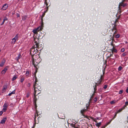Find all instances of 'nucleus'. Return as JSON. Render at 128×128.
Returning <instances> with one entry per match:
<instances>
[{
    "mask_svg": "<svg viewBox=\"0 0 128 128\" xmlns=\"http://www.w3.org/2000/svg\"><path fill=\"white\" fill-rule=\"evenodd\" d=\"M37 47H36L35 46H33L31 48L30 53L31 55L32 56H33L35 54L38 52V50L37 49Z\"/></svg>",
    "mask_w": 128,
    "mask_h": 128,
    "instance_id": "nucleus-1",
    "label": "nucleus"
},
{
    "mask_svg": "<svg viewBox=\"0 0 128 128\" xmlns=\"http://www.w3.org/2000/svg\"><path fill=\"white\" fill-rule=\"evenodd\" d=\"M34 41L35 45H36V47H37V48H39V38L36 37V36L35 38H34Z\"/></svg>",
    "mask_w": 128,
    "mask_h": 128,
    "instance_id": "nucleus-2",
    "label": "nucleus"
},
{
    "mask_svg": "<svg viewBox=\"0 0 128 128\" xmlns=\"http://www.w3.org/2000/svg\"><path fill=\"white\" fill-rule=\"evenodd\" d=\"M42 26H39L34 29L32 30V32L34 34H36L38 32L42 29Z\"/></svg>",
    "mask_w": 128,
    "mask_h": 128,
    "instance_id": "nucleus-3",
    "label": "nucleus"
},
{
    "mask_svg": "<svg viewBox=\"0 0 128 128\" xmlns=\"http://www.w3.org/2000/svg\"><path fill=\"white\" fill-rule=\"evenodd\" d=\"M18 34H17L15 36L14 38H13L12 39V41L11 42L13 44H14L15 43L16 40H18Z\"/></svg>",
    "mask_w": 128,
    "mask_h": 128,
    "instance_id": "nucleus-4",
    "label": "nucleus"
},
{
    "mask_svg": "<svg viewBox=\"0 0 128 128\" xmlns=\"http://www.w3.org/2000/svg\"><path fill=\"white\" fill-rule=\"evenodd\" d=\"M40 92V91H34V100L35 102L37 100V99L36 98V96Z\"/></svg>",
    "mask_w": 128,
    "mask_h": 128,
    "instance_id": "nucleus-5",
    "label": "nucleus"
},
{
    "mask_svg": "<svg viewBox=\"0 0 128 128\" xmlns=\"http://www.w3.org/2000/svg\"><path fill=\"white\" fill-rule=\"evenodd\" d=\"M44 3L46 6L47 8L48 9V6H50V0H45L44 2Z\"/></svg>",
    "mask_w": 128,
    "mask_h": 128,
    "instance_id": "nucleus-6",
    "label": "nucleus"
},
{
    "mask_svg": "<svg viewBox=\"0 0 128 128\" xmlns=\"http://www.w3.org/2000/svg\"><path fill=\"white\" fill-rule=\"evenodd\" d=\"M34 91H40V86H38V88L36 87V84H34Z\"/></svg>",
    "mask_w": 128,
    "mask_h": 128,
    "instance_id": "nucleus-7",
    "label": "nucleus"
},
{
    "mask_svg": "<svg viewBox=\"0 0 128 128\" xmlns=\"http://www.w3.org/2000/svg\"><path fill=\"white\" fill-rule=\"evenodd\" d=\"M6 120V118H4L2 119L0 122V123L2 124H4L5 123V122Z\"/></svg>",
    "mask_w": 128,
    "mask_h": 128,
    "instance_id": "nucleus-8",
    "label": "nucleus"
},
{
    "mask_svg": "<svg viewBox=\"0 0 128 128\" xmlns=\"http://www.w3.org/2000/svg\"><path fill=\"white\" fill-rule=\"evenodd\" d=\"M8 6L7 4H5L2 7V9L6 10L8 8Z\"/></svg>",
    "mask_w": 128,
    "mask_h": 128,
    "instance_id": "nucleus-9",
    "label": "nucleus"
},
{
    "mask_svg": "<svg viewBox=\"0 0 128 128\" xmlns=\"http://www.w3.org/2000/svg\"><path fill=\"white\" fill-rule=\"evenodd\" d=\"M124 0H123L120 3L119 5V7L120 6H124L126 5V4L124 3Z\"/></svg>",
    "mask_w": 128,
    "mask_h": 128,
    "instance_id": "nucleus-10",
    "label": "nucleus"
},
{
    "mask_svg": "<svg viewBox=\"0 0 128 128\" xmlns=\"http://www.w3.org/2000/svg\"><path fill=\"white\" fill-rule=\"evenodd\" d=\"M8 70L7 67L5 68L2 71V74H4Z\"/></svg>",
    "mask_w": 128,
    "mask_h": 128,
    "instance_id": "nucleus-11",
    "label": "nucleus"
},
{
    "mask_svg": "<svg viewBox=\"0 0 128 128\" xmlns=\"http://www.w3.org/2000/svg\"><path fill=\"white\" fill-rule=\"evenodd\" d=\"M118 101V100H114L110 102V103L112 104H115Z\"/></svg>",
    "mask_w": 128,
    "mask_h": 128,
    "instance_id": "nucleus-12",
    "label": "nucleus"
},
{
    "mask_svg": "<svg viewBox=\"0 0 128 128\" xmlns=\"http://www.w3.org/2000/svg\"><path fill=\"white\" fill-rule=\"evenodd\" d=\"M9 105V104L8 102H6L4 104L3 106V107H4L6 108L8 107Z\"/></svg>",
    "mask_w": 128,
    "mask_h": 128,
    "instance_id": "nucleus-13",
    "label": "nucleus"
},
{
    "mask_svg": "<svg viewBox=\"0 0 128 128\" xmlns=\"http://www.w3.org/2000/svg\"><path fill=\"white\" fill-rule=\"evenodd\" d=\"M125 108L124 106L123 108H122L120 109L117 112V113H118L120 112H121Z\"/></svg>",
    "mask_w": 128,
    "mask_h": 128,
    "instance_id": "nucleus-14",
    "label": "nucleus"
},
{
    "mask_svg": "<svg viewBox=\"0 0 128 128\" xmlns=\"http://www.w3.org/2000/svg\"><path fill=\"white\" fill-rule=\"evenodd\" d=\"M72 126L75 128H78V125L77 124H72Z\"/></svg>",
    "mask_w": 128,
    "mask_h": 128,
    "instance_id": "nucleus-15",
    "label": "nucleus"
},
{
    "mask_svg": "<svg viewBox=\"0 0 128 128\" xmlns=\"http://www.w3.org/2000/svg\"><path fill=\"white\" fill-rule=\"evenodd\" d=\"M5 62V60H4L0 64V66L1 67L3 66L4 65Z\"/></svg>",
    "mask_w": 128,
    "mask_h": 128,
    "instance_id": "nucleus-16",
    "label": "nucleus"
},
{
    "mask_svg": "<svg viewBox=\"0 0 128 128\" xmlns=\"http://www.w3.org/2000/svg\"><path fill=\"white\" fill-rule=\"evenodd\" d=\"M7 88V87L6 86H4L3 87V88L2 90V92H5Z\"/></svg>",
    "mask_w": 128,
    "mask_h": 128,
    "instance_id": "nucleus-17",
    "label": "nucleus"
},
{
    "mask_svg": "<svg viewBox=\"0 0 128 128\" xmlns=\"http://www.w3.org/2000/svg\"><path fill=\"white\" fill-rule=\"evenodd\" d=\"M86 109H84L81 110L80 112L82 115H83V114L86 111Z\"/></svg>",
    "mask_w": 128,
    "mask_h": 128,
    "instance_id": "nucleus-18",
    "label": "nucleus"
},
{
    "mask_svg": "<svg viewBox=\"0 0 128 128\" xmlns=\"http://www.w3.org/2000/svg\"><path fill=\"white\" fill-rule=\"evenodd\" d=\"M32 64L34 66V67H36V64H35V61L34 58H32Z\"/></svg>",
    "mask_w": 128,
    "mask_h": 128,
    "instance_id": "nucleus-19",
    "label": "nucleus"
},
{
    "mask_svg": "<svg viewBox=\"0 0 128 128\" xmlns=\"http://www.w3.org/2000/svg\"><path fill=\"white\" fill-rule=\"evenodd\" d=\"M30 74L28 70H27L26 73V76L28 77L29 76V75Z\"/></svg>",
    "mask_w": 128,
    "mask_h": 128,
    "instance_id": "nucleus-20",
    "label": "nucleus"
},
{
    "mask_svg": "<svg viewBox=\"0 0 128 128\" xmlns=\"http://www.w3.org/2000/svg\"><path fill=\"white\" fill-rule=\"evenodd\" d=\"M15 93V90L13 91L12 92H11L10 93L8 94V96H11L12 94H14Z\"/></svg>",
    "mask_w": 128,
    "mask_h": 128,
    "instance_id": "nucleus-21",
    "label": "nucleus"
},
{
    "mask_svg": "<svg viewBox=\"0 0 128 128\" xmlns=\"http://www.w3.org/2000/svg\"><path fill=\"white\" fill-rule=\"evenodd\" d=\"M20 54H19L18 55V56L16 58V59L18 61V60L20 58Z\"/></svg>",
    "mask_w": 128,
    "mask_h": 128,
    "instance_id": "nucleus-22",
    "label": "nucleus"
},
{
    "mask_svg": "<svg viewBox=\"0 0 128 128\" xmlns=\"http://www.w3.org/2000/svg\"><path fill=\"white\" fill-rule=\"evenodd\" d=\"M95 125L97 126H100L101 125V122L97 123L96 124H95Z\"/></svg>",
    "mask_w": 128,
    "mask_h": 128,
    "instance_id": "nucleus-23",
    "label": "nucleus"
},
{
    "mask_svg": "<svg viewBox=\"0 0 128 128\" xmlns=\"http://www.w3.org/2000/svg\"><path fill=\"white\" fill-rule=\"evenodd\" d=\"M17 76H14L12 78V81H14V80H16V78H17Z\"/></svg>",
    "mask_w": 128,
    "mask_h": 128,
    "instance_id": "nucleus-24",
    "label": "nucleus"
},
{
    "mask_svg": "<svg viewBox=\"0 0 128 128\" xmlns=\"http://www.w3.org/2000/svg\"><path fill=\"white\" fill-rule=\"evenodd\" d=\"M116 50L115 48H113L112 50V53H113L114 52H116Z\"/></svg>",
    "mask_w": 128,
    "mask_h": 128,
    "instance_id": "nucleus-25",
    "label": "nucleus"
},
{
    "mask_svg": "<svg viewBox=\"0 0 128 128\" xmlns=\"http://www.w3.org/2000/svg\"><path fill=\"white\" fill-rule=\"evenodd\" d=\"M38 116V113L37 112L34 115V120H36V116Z\"/></svg>",
    "mask_w": 128,
    "mask_h": 128,
    "instance_id": "nucleus-26",
    "label": "nucleus"
},
{
    "mask_svg": "<svg viewBox=\"0 0 128 128\" xmlns=\"http://www.w3.org/2000/svg\"><path fill=\"white\" fill-rule=\"evenodd\" d=\"M26 16H24L22 17V20L23 21H25L27 18Z\"/></svg>",
    "mask_w": 128,
    "mask_h": 128,
    "instance_id": "nucleus-27",
    "label": "nucleus"
},
{
    "mask_svg": "<svg viewBox=\"0 0 128 128\" xmlns=\"http://www.w3.org/2000/svg\"><path fill=\"white\" fill-rule=\"evenodd\" d=\"M91 118L94 121H95L96 122H96V118H94L93 117H91Z\"/></svg>",
    "mask_w": 128,
    "mask_h": 128,
    "instance_id": "nucleus-28",
    "label": "nucleus"
},
{
    "mask_svg": "<svg viewBox=\"0 0 128 128\" xmlns=\"http://www.w3.org/2000/svg\"><path fill=\"white\" fill-rule=\"evenodd\" d=\"M3 107V108L2 109V110L4 112H6V111L7 110V108H5L4 107Z\"/></svg>",
    "mask_w": 128,
    "mask_h": 128,
    "instance_id": "nucleus-29",
    "label": "nucleus"
},
{
    "mask_svg": "<svg viewBox=\"0 0 128 128\" xmlns=\"http://www.w3.org/2000/svg\"><path fill=\"white\" fill-rule=\"evenodd\" d=\"M24 77L21 78V80H20V82H22L24 80Z\"/></svg>",
    "mask_w": 128,
    "mask_h": 128,
    "instance_id": "nucleus-30",
    "label": "nucleus"
},
{
    "mask_svg": "<svg viewBox=\"0 0 128 128\" xmlns=\"http://www.w3.org/2000/svg\"><path fill=\"white\" fill-rule=\"evenodd\" d=\"M101 78H100V82L98 83H97L96 84V85H95V86H96L98 85V84H100V82H101Z\"/></svg>",
    "mask_w": 128,
    "mask_h": 128,
    "instance_id": "nucleus-31",
    "label": "nucleus"
},
{
    "mask_svg": "<svg viewBox=\"0 0 128 128\" xmlns=\"http://www.w3.org/2000/svg\"><path fill=\"white\" fill-rule=\"evenodd\" d=\"M43 18L41 16V22H42V25L41 26L43 25Z\"/></svg>",
    "mask_w": 128,
    "mask_h": 128,
    "instance_id": "nucleus-32",
    "label": "nucleus"
},
{
    "mask_svg": "<svg viewBox=\"0 0 128 128\" xmlns=\"http://www.w3.org/2000/svg\"><path fill=\"white\" fill-rule=\"evenodd\" d=\"M120 36V35L119 34H117L116 36L115 37L116 38H119Z\"/></svg>",
    "mask_w": 128,
    "mask_h": 128,
    "instance_id": "nucleus-33",
    "label": "nucleus"
},
{
    "mask_svg": "<svg viewBox=\"0 0 128 128\" xmlns=\"http://www.w3.org/2000/svg\"><path fill=\"white\" fill-rule=\"evenodd\" d=\"M125 106H124V107H126V106L128 105V102H125Z\"/></svg>",
    "mask_w": 128,
    "mask_h": 128,
    "instance_id": "nucleus-34",
    "label": "nucleus"
},
{
    "mask_svg": "<svg viewBox=\"0 0 128 128\" xmlns=\"http://www.w3.org/2000/svg\"><path fill=\"white\" fill-rule=\"evenodd\" d=\"M122 69V67L121 66H120L118 68V70L120 71Z\"/></svg>",
    "mask_w": 128,
    "mask_h": 128,
    "instance_id": "nucleus-35",
    "label": "nucleus"
},
{
    "mask_svg": "<svg viewBox=\"0 0 128 128\" xmlns=\"http://www.w3.org/2000/svg\"><path fill=\"white\" fill-rule=\"evenodd\" d=\"M112 119L111 120H110V122H108L106 124L107 125V126L111 122V121L112 120Z\"/></svg>",
    "mask_w": 128,
    "mask_h": 128,
    "instance_id": "nucleus-36",
    "label": "nucleus"
},
{
    "mask_svg": "<svg viewBox=\"0 0 128 128\" xmlns=\"http://www.w3.org/2000/svg\"><path fill=\"white\" fill-rule=\"evenodd\" d=\"M123 92V90H120L119 92V94H121Z\"/></svg>",
    "mask_w": 128,
    "mask_h": 128,
    "instance_id": "nucleus-37",
    "label": "nucleus"
},
{
    "mask_svg": "<svg viewBox=\"0 0 128 128\" xmlns=\"http://www.w3.org/2000/svg\"><path fill=\"white\" fill-rule=\"evenodd\" d=\"M107 125L106 124L105 125L102 126L101 128H104L107 126Z\"/></svg>",
    "mask_w": 128,
    "mask_h": 128,
    "instance_id": "nucleus-38",
    "label": "nucleus"
},
{
    "mask_svg": "<svg viewBox=\"0 0 128 128\" xmlns=\"http://www.w3.org/2000/svg\"><path fill=\"white\" fill-rule=\"evenodd\" d=\"M121 51L122 52H124V48H122L121 49Z\"/></svg>",
    "mask_w": 128,
    "mask_h": 128,
    "instance_id": "nucleus-39",
    "label": "nucleus"
},
{
    "mask_svg": "<svg viewBox=\"0 0 128 128\" xmlns=\"http://www.w3.org/2000/svg\"><path fill=\"white\" fill-rule=\"evenodd\" d=\"M35 83L34 84H36V82H37L38 81L37 80V78L35 77Z\"/></svg>",
    "mask_w": 128,
    "mask_h": 128,
    "instance_id": "nucleus-40",
    "label": "nucleus"
},
{
    "mask_svg": "<svg viewBox=\"0 0 128 128\" xmlns=\"http://www.w3.org/2000/svg\"><path fill=\"white\" fill-rule=\"evenodd\" d=\"M118 113H117V112L115 114V115H114V118H113L112 119V120L114 118H115L116 117V115H117V114Z\"/></svg>",
    "mask_w": 128,
    "mask_h": 128,
    "instance_id": "nucleus-41",
    "label": "nucleus"
},
{
    "mask_svg": "<svg viewBox=\"0 0 128 128\" xmlns=\"http://www.w3.org/2000/svg\"><path fill=\"white\" fill-rule=\"evenodd\" d=\"M89 103H88V104H86V109L88 108V106H89Z\"/></svg>",
    "mask_w": 128,
    "mask_h": 128,
    "instance_id": "nucleus-42",
    "label": "nucleus"
},
{
    "mask_svg": "<svg viewBox=\"0 0 128 128\" xmlns=\"http://www.w3.org/2000/svg\"><path fill=\"white\" fill-rule=\"evenodd\" d=\"M107 86L106 85H105L104 87V89H106L107 88Z\"/></svg>",
    "mask_w": 128,
    "mask_h": 128,
    "instance_id": "nucleus-43",
    "label": "nucleus"
},
{
    "mask_svg": "<svg viewBox=\"0 0 128 128\" xmlns=\"http://www.w3.org/2000/svg\"><path fill=\"white\" fill-rule=\"evenodd\" d=\"M94 100V102H96L97 100V98H95Z\"/></svg>",
    "mask_w": 128,
    "mask_h": 128,
    "instance_id": "nucleus-44",
    "label": "nucleus"
},
{
    "mask_svg": "<svg viewBox=\"0 0 128 128\" xmlns=\"http://www.w3.org/2000/svg\"><path fill=\"white\" fill-rule=\"evenodd\" d=\"M45 14V13H43L42 14L41 16L42 17H43L44 16Z\"/></svg>",
    "mask_w": 128,
    "mask_h": 128,
    "instance_id": "nucleus-45",
    "label": "nucleus"
},
{
    "mask_svg": "<svg viewBox=\"0 0 128 128\" xmlns=\"http://www.w3.org/2000/svg\"><path fill=\"white\" fill-rule=\"evenodd\" d=\"M30 83H28V84L27 85V86L28 87H30Z\"/></svg>",
    "mask_w": 128,
    "mask_h": 128,
    "instance_id": "nucleus-46",
    "label": "nucleus"
},
{
    "mask_svg": "<svg viewBox=\"0 0 128 128\" xmlns=\"http://www.w3.org/2000/svg\"><path fill=\"white\" fill-rule=\"evenodd\" d=\"M116 26H114V27L113 29H112V30H116Z\"/></svg>",
    "mask_w": 128,
    "mask_h": 128,
    "instance_id": "nucleus-47",
    "label": "nucleus"
},
{
    "mask_svg": "<svg viewBox=\"0 0 128 128\" xmlns=\"http://www.w3.org/2000/svg\"><path fill=\"white\" fill-rule=\"evenodd\" d=\"M8 20V19L7 18H5L3 20L4 21H6V20Z\"/></svg>",
    "mask_w": 128,
    "mask_h": 128,
    "instance_id": "nucleus-48",
    "label": "nucleus"
},
{
    "mask_svg": "<svg viewBox=\"0 0 128 128\" xmlns=\"http://www.w3.org/2000/svg\"><path fill=\"white\" fill-rule=\"evenodd\" d=\"M3 113V112L2 111H0V116H1Z\"/></svg>",
    "mask_w": 128,
    "mask_h": 128,
    "instance_id": "nucleus-49",
    "label": "nucleus"
},
{
    "mask_svg": "<svg viewBox=\"0 0 128 128\" xmlns=\"http://www.w3.org/2000/svg\"><path fill=\"white\" fill-rule=\"evenodd\" d=\"M126 91L127 93H128V87L126 89Z\"/></svg>",
    "mask_w": 128,
    "mask_h": 128,
    "instance_id": "nucleus-50",
    "label": "nucleus"
},
{
    "mask_svg": "<svg viewBox=\"0 0 128 128\" xmlns=\"http://www.w3.org/2000/svg\"><path fill=\"white\" fill-rule=\"evenodd\" d=\"M122 55L123 56H124L126 55V54L125 53H124L122 54Z\"/></svg>",
    "mask_w": 128,
    "mask_h": 128,
    "instance_id": "nucleus-51",
    "label": "nucleus"
},
{
    "mask_svg": "<svg viewBox=\"0 0 128 128\" xmlns=\"http://www.w3.org/2000/svg\"><path fill=\"white\" fill-rule=\"evenodd\" d=\"M16 16H17V17H19L20 15L18 14H16Z\"/></svg>",
    "mask_w": 128,
    "mask_h": 128,
    "instance_id": "nucleus-52",
    "label": "nucleus"
},
{
    "mask_svg": "<svg viewBox=\"0 0 128 128\" xmlns=\"http://www.w3.org/2000/svg\"><path fill=\"white\" fill-rule=\"evenodd\" d=\"M93 98V97H92V96L91 97L90 99V101L92 100V98Z\"/></svg>",
    "mask_w": 128,
    "mask_h": 128,
    "instance_id": "nucleus-53",
    "label": "nucleus"
},
{
    "mask_svg": "<svg viewBox=\"0 0 128 128\" xmlns=\"http://www.w3.org/2000/svg\"><path fill=\"white\" fill-rule=\"evenodd\" d=\"M4 22H5V21H4L3 20L2 23V24H1V25L3 24L4 23Z\"/></svg>",
    "mask_w": 128,
    "mask_h": 128,
    "instance_id": "nucleus-54",
    "label": "nucleus"
},
{
    "mask_svg": "<svg viewBox=\"0 0 128 128\" xmlns=\"http://www.w3.org/2000/svg\"><path fill=\"white\" fill-rule=\"evenodd\" d=\"M36 86L37 87H38L37 88H38V86H40L38 84H37V85H36Z\"/></svg>",
    "mask_w": 128,
    "mask_h": 128,
    "instance_id": "nucleus-55",
    "label": "nucleus"
},
{
    "mask_svg": "<svg viewBox=\"0 0 128 128\" xmlns=\"http://www.w3.org/2000/svg\"><path fill=\"white\" fill-rule=\"evenodd\" d=\"M116 31H115V32H114V34H115L116 33Z\"/></svg>",
    "mask_w": 128,
    "mask_h": 128,
    "instance_id": "nucleus-56",
    "label": "nucleus"
},
{
    "mask_svg": "<svg viewBox=\"0 0 128 128\" xmlns=\"http://www.w3.org/2000/svg\"><path fill=\"white\" fill-rule=\"evenodd\" d=\"M112 56V54H111L110 55V56Z\"/></svg>",
    "mask_w": 128,
    "mask_h": 128,
    "instance_id": "nucleus-57",
    "label": "nucleus"
},
{
    "mask_svg": "<svg viewBox=\"0 0 128 128\" xmlns=\"http://www.w3.org/2000/svg\"><path fill=\"white\" fill-rule=\"evenodd\" d=\"M96 120L98 119V118H96Z\"/></svg>",
    "mask_w": 128,
    "mask_h": 128,
    "instance_id": "nucleus-58",
    "label": "nucleus"
},
{
    "mask_svg": "<svg viewBox=\"0 0 128 128\" xmlns=\"http://www.w3.org/2000/svg\"><path fill=\"white\" fill-rule=\"evenodd\" d=\"M28 96H28V95H27V97L28 98Z\"/></svg>",
    "mask_w": 128,
    "mask_h": 128,
    "instance_id": "nucleus-59",
    "label": "nucleus"
},
{
    "mask_svg": "<svg viewBox=\"0 0 128 128\" xmlns=\"http://www.w3.org/2000/svg\"><path fill=\"white\" fill-rule=\"evenodd\" d=\"M94 88V90L95 91L96 90L95 88Z\"/></svg>",
    "mask_w": 128,
    "mask_h": 128,
    "instance_id": "nucleus-60",
    "label": "nucleus"
}]
</instances>
